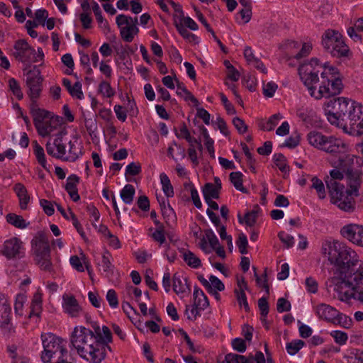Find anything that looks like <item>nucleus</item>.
<instances>
[{
	"mask_svg": "<svg viewBox=\"0 0 363 363\" xmlns=\"http://www.w3.org/2000/svg\"><path fill=\"white\" fill-rule=\"evenodd\" d=\"M325 114L328 121L337 127L348 132L349 124L358 121L363 106L345 97L333 98L325 104Z\"/></svg>",
	"mask_w": 363,
	"mask_h": 363,
	"instance_id": "f257e3e1",
	"label": "nucleus"
},
{
	"mask_svg": "<svg viewBox=\"0 0 363 363\" xmlns=\"http://www.w3.org/2000/svg\"><path fill=\"white\" fill-rule=\"evenodd\" d=\"M70 342L81 357L91 363H101L106 357L104 344L98 342L94 333L89 328L75 327Z\"/></svg>",
	"mask_w": 363,
	"mask_h": 363,
	"instance_id": "f03ea898",
	"label": "nucleus"
},
{
	"mask_svg": "<svg viewBox=\"0 0 363 363\" xmlns=\"http://www.w3.org/2000/svg\"><path fill=\"white\" fill-rule=\"evenodd\" d=\"M321 251L323 255H327L328 261L336 267L340 277L359 263L356 252L340 242H325L323 243Z\"/></svg>",
	"mask_w": 363,
	"mask_h": 363,
	"instance_id": "7ed1b4c3",
	"label": "nucleus"
},
{
	"mask_svg": "<svg viewBox=\"0 0 363 363\" xmlns=\"http://www.w3.org/2000/svg\"><path fill=\"white\" fill-rule=\"evenodd\" d=\"M51 249L48 235L38 231L31 240V255L35 264L41 269L52 272Z\"/></svg>",
	"mask_w": 363,
	"mask_h": 363,
	"instance_id": "20e7f679",
	"label": "nucleus"
},
{
	"mask_svg": "<svg viewBox=\"0 0 363 363\" xmlns=\"http://www.w3.org/2000/svg\"><path fill=\"white\" fill-rule=\"evenodd\" d=\"M308 140L311 145L337 158L348 152L347 145L342 139L325 136L318 132H310L308 134Z\"/></svg>",
	"mask_w": 363,
	"mask_h": 363,
	"instance_id": "39448f33",
	"label": "nucleus"
},
{
	"mask_svg": "<svg viewBox=\"0 0 363 363\" xmlns=\"http://www.w3.org/2000/svg\"><path fill=\"white\" fill-rule=\"evenodd\" d=\"M352 269L348 270L342 277H332L331 283L334 285V291L339 294L345 292V289L349 288L354 291L356 288L362 287L363 284V262L359 260Z\"/></svg>",
	"mask_w": 363,
	"mask_h": 363,
	"instance_id": "423d86ee",
	"label": "nucleus"
},
{
	"mask_svg": "<svg viewBox=\"0 0 363 363\" xmlns=\"http://www.w3.org/2000/svg\"><path fill=\"white\" fill-rule=\"evenodd\" d=\"M333 165L344 172L348 180L350 190L347 191L348 194L359 195V189L362 184L361 174L358 171H354V156L345 153L343 156L340 155L336 161H334Z\"/></svg>",
	"mask_w": 363,
	"mask_h": 363,
	"instance_id": "0eeeda50",
	"label": "nucleus"
},
{
	"mask_svg": "<svg viewBox=\"0 0 363 363\" xmlns=\"http://www.w3.org/2000/svg\"><path fill=\"white\" fill-rule=\"evenodd\" d=\"M325 181L331 197V201L337 204L341 210L346 212L353 211L355 208V203L352 197L353 194H348L347 193V191L350 190V188L345 191L344 185L340 184L337 181H334L333 179H328V177H327Z\"/></svg>",
	"mask_w": 363,
	"mask_h": 363,
	"instance_id": "6e6552de",
	"label": "nucleus"
},
{
	"mask_svg": "<svg viewBox=\"0 0 363 363\" xmlns=\"http://www.w3.org/2000/svg\"><path fill=\"white\" fill-rule=\"evenodd\" d=\"M321 67L317 58H312L310 62H304L298 67L301 79L307 86L311 96H315V84L319 82L318 73Z\"/></svg>",
	"mask_w": 363,
	"mask_h": 363,
	"instance_id": "1a4fd4ad",
	"label": "nucleus"
},
{
	"mask_svg": "<svg viewBox=\"0 0 363 363\" xmlns=\"http://www.w3.org/2000/svg\"><path fill=\"white\" fill-rule=\"evenodd\" d=\"M41 339L43 346L41 359L44 363H50V360L55 358V356L62 354L60 352L66 348L62 340L52 333L43 334Z\"/></svg>",
	"mask_w": 363,
	"mask_h": 363,
	"instance_id": "9d476101",
	"label": "nucleus"
},
{
	"mask_svg": "<svg viewBox=\"0 0 363 363\" xmlns=\"http://www.w3.org/2000/svg\"><path fill=\"white\" fill-rule=\"evenodd\" d=\"M343 89L342 79L338 76H330L329 79L322 81L321 85L317 93L315 92V96H311L315 99H320L323 97L329 98L333 96L338 95L340 94Z\"/></svg>",
	"mask_w": 363,
	"mask_h": 363,
	"instance_id": "9b49d317",
	"label": "nucleus"
},
{
	"mask_svg": "<svg viewBox=\"0 0 363 363\" xmlns=\"http://www.w3.org/2000/svg\"><path fill=\"white\" fill-rule=\"evenodd\" d=\"M26 74V84L28 89L27 91L28 95L33 96L34 98H39L42 91L43 81L40 69L37 66H33Z\"/></svg>",
	"mask_w": 363,
	"mask_h": 363,
	"instance_id": "f8f14e48",
	"label": "nucleus"
},
{
	"mask_svg": "<svg viewBox=\"0 0 363 363\" xmlns=\"http://www.w3.org/2000/svg\"><path fill=\"white\" fill-rule=\"evenodd\" d=\"M15 52L13 56L16 60L22 62H36L38 60L35 57V50L29 45L24 39H20L15 42Z\"/></svg>",
	"mask_w": 363,
	"mask_h": 363,
	"instance_id": "ddd939ff",
	"label": "nucleus"
},
{
	"mask_svg": "<svg viewBox=\"0 0 363 363\" xmlns=\"http://www.w3.org/2000/svg\"><path fill=\"white\" fill-rule=\"evenodd\" d=\"M23 242L18 238H12L4 242L1 250L2 254L8 259L21 257L23 252Z\"/></svg>",
	"mask_w": 363,
	"mask_h": 363,
	"instance_id": "4468645a",
	"label": "nucleus"
},
{
	"mask_svg": "<svg viewBox=\"0 0 363 363\" xmlns=\"http://www.w3.org/2000/svg\"><path fill=\"white\" fill-rule=\"evenodd\" d=\"M11 307L7 301L0 299V328L5 333L9 334L15 331L11 319Z\"/></svg>",
	"mask_w": 363,
	"mask_h": 363,
	"instance_id": "2eb2a0df",
	"label": "nucleus"
},
{
	"mask_svg": "<svg viewBox=\"0 0 363 363\" xmlns=\"http://www.w3.org/2000/svg\"><path fill=\"white\" fill-rule=\"evenodd\" d=\"M342 235L359 246L363 247V226L350 224L341 229Z\"/></svg>",
	"mask_w": 363,
	"mask_h": 363,
	"instance_id": "dca6fc26",
	"label": "nucleus"
},
{
	"mask_svg": "<svg viewBox=\"0 0 363 363\" xmlns=\"http://www.w3.org/2000/svg\"><path fill=\"white\" fill-rule=\"evenodd\" d=\"M63 132L57 134L53 143L48 142L46 144V151L49 155L57 159H62L66 153L65 145L62 142Z\"/></svg>",
	"mask_w": 363,
	"mask_h": 363,
	"instance_id": "f3484780",
	"label": "nucleus"
},
{
	"mask_svg": "<svg viewBox=\"0 0 363 363\" xmlns=\"http://www.w3.org/2000/svg\"><path fill=\"white\" fill-rule=\"evenodd\" d=\"M52 113L45 109L40 108L35 110V113L32 115L33 118V123L37 129L38 134L43 137H45L49 135V130H48V125H44V121L50 118Z\"/></svg>",
	"mask_w": 363,
	"mask_h": 363,
	"instance_id": "a211bd4d",
	"label": "nucleus"
},
{
	"mask_svg": "<svg viewBox=\"0 0 363 363\" xmlns=\"http://www.w3.org/2000/svg\"><path fill=\"white\" fill-rule=\"evenodd\" d=\"M62 300V308L65 312L72 318L77 317L82 309L75 297L64 294Z\"/></svg>",
	"mask_w": 363,
	"mask_h": 363,
	"instance_id": "6ab92c4d",
	"label": "nucleus"
},
{
	"mask_svg": "<svg viewBox=\"0 0 363 363\" xmlns=\"http://www.w3.org/2000/svg\"><path fill=\"white\" fill-rule=\"evenodd\" d=\"M315 312L319 318L323 319L329 323H333L338 315L339 311L330 305L325 303H320L315 307Z\"/></svg>",
	"mask_w": 363,
	"mask_h": 363,
	"instance_id": "aec40b11",
	"label": "nucleus"
},
{
	"mask_svg": "<svg viewBox=\"0 0 363 363\" xmlns=\"http://www.w3.org/2000/svg\"><path fill=\"white\" fill-rule=\"evenodd\" d=\"M342 38V35L337 30L328 29L325 31L322 36L321 44L324 49L328 52L330 48L333 47L336 43L337 45L340 44V40Z\"/></svg>",
	"mask_w": 363,
	"mask_h": 363,
	"instance_id": "412c9836",
	"label": "nucleus"
},
{
	"mask_svg": "<svg viewBox=\"0 0 363 363\" xmlns=\"http://www.w3.org/2000/svg\"><path fill=\"white\" fill-rule=\"evenodd\" d=\"M103 335L101 333L99 326L95 328V337L99 342L104 344V352H106V347L111 350V347L108 345L109 342H112V335L110 329L107 326L102 327Z\"/></svg>",
	"mask_w": 363,
	"mask_h": 363,
	"instance_id": "4be33fe9",
	"label": "nucleus"
},
{
	"mask_svg": "<svg viewBox=\"0 0 363 363\" xmlns=\"http://www.w3.org/2000/svg\"><path fill=\"white\" fill-rule=\"evenodd\" d=\"M14 190L19 199L21 208L26 209L30 201V196L26 188L21 183H17L14 186Z\"/></svg>",
	"mask_w": 363,
	"mask_h": 363,
	"instance_id": "5701e85b",
	"label": "nucleus"
},
{
	"mask_svg": "<svg viewBox=\"0 0 363 363\" xmlns=\"http://www.w3.org/2000/svg\"><path fill=\"white\" fill-rule=\"evenodd\" d=\"M259 210V206L257 204L254 206V208L250 211H247L244 218L241 217V216L238 215V221L240 223H245L247 226L252 227L255 225L258 216V212Z\"/></svg>",
	"mask_w": 363,
	"mask_h": 363,
	"instance_id": "b1692460",
	"label": "nucleus"
},
{
	"mask_svg": "<svg viewBox=\"0 0 363 363\" xmlns=\"http://www.w3.org/2000/svg\"><path fill=\"white\" fill-rule=\"evenodd\" d=\"M340 44L337 45V43L335 45L330 48V50L328 52L330 53L333 57H348L350 54L349 47L345 44L343 38H342L340 40Z\"/></svg>",
	"mask_w": 363,
	"mask_h": 363,
	"instance_id": "393cba45",
	"label": "nucleus"
},
{
	"mask_svg": "<svg viewBox=\"0 0 363 363\" xmlns=\"http://www.w3.org/2000/svg\"><path fill=\"white\" fill-rule=\"evenodd\" d=\"M6 220L9 224L17 228H26L29 224L21 216L11 213L6 215Z\"/></svg>",
	"mask_w": 363,
	"mask_h": 363,
	"instance_id": "a878e982",
	"label": "nucleus"
},
{
	"mask_svg": "<svg viewBox=\"0 0 363 363\" xmlns=\"http://www.w3.org/2000/svg\"><path fill=\"white\" fill-rule=\"evenodd\" d=\"M242 174L240 172H233L230 174L229 178L235 188L242 193H247V190L242 185Z\"/></svg>",
	"mask_w": 363,
	"mask_h": 363,
	"instance_id": "bb28decb",
	"label": "nucleus"
},
{
	"mask_svg": "<svg viewBox=\"0 0 363 363\" xmlns=\"http://www.w3.org/2000/svg\"><path fill=\"white\" fill-rule=\"evenodd\" d=\"M174 26L179 33V34L186 40H187L189 43H194L195 44H198V37L194 33L189 32L184 26L180 23L174 22Z\"/></svg>",
	"mask_w": 363,
	"mask_h": 363,
	"instance_id": "cd10ccee",
	"label": "nucleus"
},
{
	"mask_svg": "<svg viewBox=\"0 0 363 363\" xmlns=\"http://www.w3.org/2000/svg\"><path fill=\"white\" fill-rule=\"evenodd\" d=\"M139 29L135 25H129L121 29V35L123 40L127 43L133 41L134 35L137 34Z\"/></svg>",
	"mask_w": 363,
	"mask_h": 363,
	"instance_id": "c85d7f7f",
	"label": "nucleus"
},
{
	"mask_svg": "<svg viewBox=\"0 0 363 363\" xmlns=\"http://www.w3.org/2000/svg\"><path fill=\"white\" fill-rule=\"evenodd\" d=\"M204 200L219 199L220 191L216 189L212 183H206L202 189Z\"/></svg>",
	"mask_w": 363,
	"mask_h": 363,
	"instance_id": "c756f323",
	"label": "nucleus"
},
{
	"mask_svg": "<svg viewBox=\"0 0 363 363\" xmlns=\"http://www.w3.org/2000/svg\"><path fill=\"white\" fill-rule=\"evenodd\" d=\"M338 298L342 301H348L354 298L363 303V291L345 290V292L338 294Z\"/></svg>",
	"mask_w": 363,
	"mask_h": 363,
	"instance_id": "7c9ffc66",
	"label": "nucleus"
},
{
	"mask_svg": "<svg viewBox=\"0 0 363 363\" xmlns=\"http://www.w3.org/2000/svg\"><path fill=\"white\" fill-rule=\"evenodd\" d=\"M183 259L184 262L192 268L197 269L201 266V259L189 250L184 253Z\"/></svg>",
	"mask_w": 363,
	"mask_h": 363,
	"instance_id": "2f4dec72",
	"label": "nucleus"
},
{
	"mask_svg": "<svg viewBox=\"0 0 363 363\" xmlns=\"http://www.w3.org/2000/svg\"><path fill=\"white\" fill-rule=\"evenodd\" d=\"M135 188L131 184H126L121 191V197L123 201L126 204L133 202L135 195Z\"/></svg>",
	"mask_w": 363,
	"mask_h": 363,
	"instance_id": "473e14b6",
	"label": "nucleus"
},
{
	"mask_svg": "<svg viewBox=\"0 0 363 363\" xmlns=\"http://www.w3.org/2000/svg\"><path fill=\"white\" fill-rule=\"evenodd\" d=\"M160 180L164 194L167 197H172L174 196V189L167 175L162 173L160 174Z\"/></svg>",
	"mask_w": 363,
	"mask_h": 363,
	"instance_id": "72a5a7b5",
	"label": "nucleus"
},
{
	"mask_svg": "<svg viewBox=\"0 0 363 363\" xmlns=\"http://www.w3.org/2000/svg\"><path fill=\"white\" fill-rule=\"evenodd\" d=\"M34 145V153L38 163L44 168L46 169V159L43 148L38 143V142L33 141Z\"/></svg>",
	"mask_w": 363,
	"mask_h": 363,
	"instance_id": "f704fd0d",
	"label": "nucleus"
},
{
	"mask_svg": "<svg viewBox=\"0 0 363 363\" xmlns=\"http://www.w3.org/2000/svg\"><path fill=\"white\" fill-rule=\"evenodd\" d=\"M7 350L13 359L12 363H28V359L26 357L20 355L17 352V347L16 345H9Z\"/></svg>",
	"mask_w": 363,
	"mask_h": 363,
	"instance_id": "c9c22d12",
	"label": "nucleus"
},
{
	"mask_svg": "<svg viewBox=\"0 0 363 363\" xmlns=\"http://www.w3.org/2000/svg\"><path fill=\"white\" fill-rule=\"evenodd\" d=\"M311 182V188L315 189L316 190L319 199H325L326 193L323 182L316 177H313Z\"/></svg>",
	"mask_w": 363,
	"mask_h": 363,
	"instance_id": "e433bc0d",
	"label": "nucleus"
},
{
	"mask_svg": "<svg viewBox=\"0 0 363 363\" xmlns=\"http://www.w3.org/2000/svg\"><path fill=\"white\" fill-rule=\"evenodd\" d=\"M173 281V290L176 294L184 293L185 291V287L187 286V279H184L185 283L184 284L181 278L174 274L172 279Z\"/></svg>",
	"mask_w": 363,
	"mask_h": 363,
	"instance_id": "4c0bfd02",
	"label": "nucleus"
},
{
	"mask_svg": "<svg viewBox=\"0 0 363 363\" xmlns=\"http://www.w3.org/2000/svg\"><path fill=\"white\" fill-rule=\"evenodd\" d=\"M245 291V290L235 289L234 290V293L235 294L236 299H237V301H238V302L239 303V306L240 307L242 306H243L245 311L246 312H249L250 311V306L248 305V302H247V296H246Z\"/></svg>",
	"mask_w": 363,
	"mask_h": 363,
	"instance_id": "58836bf2",
	"label": "nucleus"
},
{
	"mask_svg": "<svg viewBox=\"0 0 363 363\" xmlns=\"http://www.w3.org/2000/svg\"><path fill=\"white\" fill-rule=\"evenodd\" d=\"M84 125L86 128V130L89 135L91 138H96L95 132L97 130V121L96 118H84Z\"/></svg>",
	"mask_w": 363,
	"mask_h": 363,
	"instance_id": "ea45409f",
	"label": "nucleus"
},
{
	"mask_svg": "<svg viewBox=\"0 0 363 363\" xmlns=\"http://www.w3.org/2000/svg\"><path fill=\"white\" fill-rule=\"evenodd\" d=\"M274 161L281 172L286 173L289 171V167L286 164V157L283 154H275L274 155Z\"/></svg>",
	"mask_w": 363,
	"mask_h": 363,
	"instance_id": "a19ab883",
	"label": "nucleus"
},
{
	"mask_svg": "<svg viewBox=\"0 0 363 363\" xmlns=\"http://www.w3.org/2000/svg\"><path fill=\"white\" fill-rule=\"evenodd\" d=\"M323 67L324 70L320 73L323 81L325 80L326 79H329L330 76L340 77V73L337 68L333 66H329L328 64H325Z\"/></svg>",
	"mask_w": 363,
	"mask_h": 363,
	"instance_id": "79ce46f5",
	"label": "nucleus"
},
{
	"mask_svg": "<svg viewBox=\"0 0 363 363\" xmlns=\"http://www.w3.org/2000/svg\"><path fill=\"white\" fill-rule=\"evenodd\" d=\"M282 118V116L280 113H276L272 115L269 120L262 125L263 130L271 131L274 130L275 126L278 124L279 120Z\"/></svg>",
	"mask_w": 363,
	"mask_h": 363,
	"instance_id": "37998d69",
	"label": "nucleus"
},
{
	"mask_svg": "<svg viewBox=\"0 0 363 363\" xmlns=\"http://www.w3.org/2000/svg\"><path fill=\"white\" fill-rule=\"evenodd\" d=\"M9 86L13 94L15 95L18 100H21L23 99V94L21 86L14 78L9 79Z\"/></svg>",
	"mask_w": 363,
	"mask_h": 363,
	"instance_id": "c03bdc74",
	"label": "nucleus"
},
{
	"mask_svg": "<svg viewBox=\"0 0 363 363\" xmlns=\"http://www.w3.org/2000/svg\"><path fill=\"white\" fill-rule=\"evenodd\" d=\"M304 344V342L301 340L289 342L286 347L287 352L291 355H294L303 347Z\"/></svg>",
	"mask_w": 363,
	"mask_h": 363,
	"instance_id": "a18cd8bd",
	"label": "nucleus"
},
{
	"mask_svg": "<svg viewBox=\"0 0 363 363\" xmlns=\"http://www.w3.org/2000/svg\"><path fill=\"white\" fill-rule=\"evenodd\" d=\"M61 117L52 114L50 118H48L47 120L44 121L43 125L45 126L48 125V130H49L50 133L61 123Z\"/></svg>",
	"mask_w": 363,
	"mask_h": 363,
	"instance_id": "49530a36",
	"label": "nucleus"
},
{
	"mask_svg": "<svg viewBox=\"0 0 363 363\" xmlns=\"http://www.w3.org/2000/svg\"><path fill=\"white\" fill-rule=\"evenodd\" d=\"M225 362L226 363H247V357L234 354L229 353L227 354L225 357Z\"/></svg>",
	"mask_w": 363,
	"mask_h": 363,
	"instance_id": "de8ad7c7",
	"label": "nucleus"
},
{
	"mask_svg": "<svg viewBox=\"0 0 363 363\" xmlns=\"http://www.w3.org/2000/svg\"><path fill=\"white\" fill-rule=\"evenodd\" d=\"M99 91L106 97L111 98L115 94L114 90L107 82L103 81L99 86Z\"/></svg>",
	"mask_w": 363,
	"mask_h": 363,
	"instance_id": "09e8293b",
	"label": "nucleus"
},
{
	"mask_svg": "<svg viewBox=\"0 0 363 363\" xmlns=\"http://www.w3.org/2000/svg\"><path fill=\"white\" fill-rule=\"evenodd\" d=\"M79 182V177L76 174H72L67 178V182L65 185L67 192L75 191L77 189V185Z\"/></svg>",
	"mask_w": 363,
	"mask_h": 363,
	"instance_id": "8fccbe9b",
	"label": "nucleus"
},
{
	"mask_svg": "<svg viewBox=\"0 0 363 363\" xmlns=\"http://www.w3.org/2000/svg\"><path fill=\"white\" fill-rule=\"evenodd\" d=\"M335 325H340L345 328H349L352 324V320L341 313H338L335 320L333 323Z\"/></svg>",
	"mask_w": 363,
	"mask_h": 363,
	"instance_id": "3c124183",
	"label": "nucleus"
},
{
	"mask_svg": "<svg viewBox=\"0 0 363 363\" xmlns=\"http://www.w3.org/2000/svg\"><path fill=\"white\" fill-rule=\"evenodd\" d=\"M174 130L177 138H184L187 142L192 141V137L191 136L190 132L189 131L184 122L182 123V126L180 128V133L177 132L176 128H174Z\"/></svg>",
	"mask_w": 363,
	"mask_h": 363,
	"instance_id": "603ef678",
	"label": "nucleus"
},
{
	"mask_svg": "<svg viewBox=\"0 0 363 363\" xmlns=\"http://www.w3.org/2000/svg\"><path fill=\"white\" fill-rule=\"evenodd\" d=\"M236 244L241 254L245 255L247 253V247L248 245V242L247 236L245 234L240 233L239 235V238Z\"/></svg>",
	"mask_w": 363,
	"mask_h": 363,
	"instance_id": "864d4df0",
	"label": "nucleus"
},
{
	"mask_svg": "<svg viewBox=\"0 0 363 363\" xmlns=\"http://www.w3.org/2000/svg\"><path fill=\"white\" fill-rule=\"evenodd\" d=\"M93 12L96 16V21L99 23H104V28L108 27V23L106 21H105L102 16L101 9L99 4L96 1H93L92 5Z\"/></svg>",
	"mask_w": 363,
	"mask_h": 363,
	"instance_id": "5fc2aeb1",
	"label": "nucleus"
},
{
	"mask_svg": "<svg viewBox=\"0 0 363 363\" xmlns=\"http://www.w3.org/2000/svg\"><path fill=\"white\" fill-rule=\"evenodd\" d=\"M258 307L260 311L262 318H267L269 311V306L266 297H262L258 300Z\"/></svg>",
	"mask_w": 363,
	"mask_h": 363,
	"instance_id": "6e6d98bb",
	"label": "nucleus"
},
{
	"mask_svg": "<svg viewBox=\"0 0 363 363\" xmlns=\"http://www.w3.org/2000/svg\"><path fill=\"white\" fill-rule=\"evenodd\" d=\"M141 172V165L139 162H131L126 167L125 174L135 176Z\"/></svg>",
	"mask_w": 363,
	"mask_h": 363,
	"instance_id": "4d7b16f0",
	"label": "nucleus"
},
{
	"mask_svg": "<svg viewBox=\"0 0 363 363\" xmlns=\"http://www.w3.org/2000/svg\"><path fill=\"white\" fill-rule=\"evenodd\" d=\"M232 347L235 350L239 352H244L247 349L245 340L240 337L233 339L232 340Z\"/></svg>",
	"mask_w": 363,
	"mask_h": 363,
	"instance_id": "13d9d810",
	"label": "nucleus"
},
{
	"mask_svg": "<svg viewBox=\"0 0 363 363\" xmlns=\"http://www.w3.org/2000/svg\"><path fill=\"white\" fill-rule=\"evenodd\" d=\"M82 84L79 82H77L74 84L72 87L68 91L72 97H75L78 99L83 98V92L82 91Z\"/></svg>",
	"mask_w": 363,
	"mask_h": 363,
	"instance_id": "bf43d9fd",
	"label": "nucleus"
},
{
	"mask_svg": "<svg viewBox=\"0 0 363 363\" xmlns=\"http://www.w3.org/2000/svg\"><path fill=\"white\" fill-rule=\"evenodd\" d=\"M332 337L335 341L339 345H345L347 340V335L345 332L335 330L331 333Z\"/></svg>",
	"mask_w": 363,
	"mask_h": 363,
	"instance_id": "052dcab7",
	"label": "nucleus"
},
{
	"mask_svg": "<svg viewBox=\"0 0 363 363\" xmlns=\"http://www.w3.org/2000/svg\"><path fill=\"white\" fill-rule=\"evenodd\" d=\"M278 237L286 247H291L294 245V237L292 235H289L284 231H281L279 233Z\"/></svg>",
	"mask_w": 363,
	"mask_h": 363,
	"instance_id": "680f3d73",
	"label": "nucleus"
},
{
	"mask_svg": "<svg viewBox=\"0 0 363 363\" xmlns=\"http://www.w3.org/2000/svg\"><path fill=\"white\" fill-rule=\"evenodd\" d=\"M277 310L279 313L289 311L291 310L290 302L284 298H279L277 303Z\"/></svg>",
	"mask_w": 363,
	"mask_h": 363,
	"instance_id": "e2e57ef3",
	"label": "nucleus"
},
{
	"mask_svg": "<svg viewBox=\"0 0 363 363\" xmlns=\"http://www.w3.org/2000/svg\"><path fill=\"white\" fill-rule=\"evenodd\" d=\"M106 300L111 308H117L118 301L116 292L113 289H109L106 294Z\"/></svg>",
	"mask_w": 363,
	"mask_h": 363,
	"instance_id": "0e129e2a",
	"label": "nucleus"
},
{
	"mask_svg": "<svg viewBox=\"0 0 363 363\" xmlns=\"http://www.w3.org/2000/svg\"><path fill=\"white\" fill-rule=\"evenodd\" d=\"M152 237L154 240L160 242V245L165 242L166 238L164 236L163 225H160V227L156 229V230L152 233Z\"/></svg>",
	"mask_w": 363,
	"mask_h": 363,
	"instance_id": "69168bd1",
	"label": "nucleus"
},
{
	"mask_svg": "<svg viewBox=\"0 0 363 363\" xmlns=\"http://www.w3.org/2000/svg\"><path fill=\"white\" fill-rule=\"evenodd\" d=\"M233 123L240 134H244L247 132V125L245 124V121L239 117H235L233 120Z\"/></svg>",
	"mask_w": 363,
	"mask_h": 363,
	"instance_id": "338daca9",
	"label": "nucleus"
},
{
	"mask_svg": "<svg viewBox=\"0 0 363 363\" xmlns=\"http://www.w3.org/2000/svg\"><path fill=\"white\" fill-rule=\"evenodd\" d=\"M60 353H62V354H58L55 356V358L52 359L54 362H52V360H50V363H72L68 360L69 354L66 348L65 350H62V351Z\"/></svg>",
	"mask_w": 363,
	"mask_h": 363,
	"instance_id": "774afa93",
	"label": "nucleus"
}]
</instances>
